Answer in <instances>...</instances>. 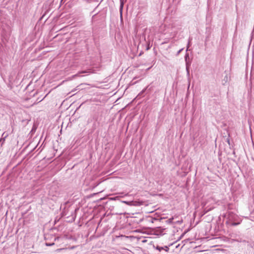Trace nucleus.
Instances as JSON below:
<instances>
[{"mask_svg": "<svg viewBox=\"0 0 254 254\" xmlns=\"http://www.w3.org/2000/svg\"><path fill=\"white\" fill-rule=\"evenodd\" d=\"M153 248H155L156 250H158L159 252H161L162 250H164L165 252H168L169 248L168 246H165L164 247H160L159 246H153Z\"/></svg>", "mask_w": 254, "mask_h": 254, "instance_id": "nucleus-1", "label": "nucleus"}, {"mask_svg": "<svg viewBox=\"0 0 254 254\" xmlns=\"http://www.w3.org/2000/svg\"><path fill=\"white\" fill-rule=\"evenodd\" d=\"M228 76L227 75H225L222 80V84L223 85L225 84L228 81Z\"/></svg>", "mask_w": 254, "mask_h": 254, "instance_id": "nucleus-2", "label": "nucleus"}, {"mask_svg": "<svg viewBox=\"0 0 254 254\" xmlns=\"http://www.w3.org/2000/svg\"><path fill=\"white\" fill-rule=\"evenodd\" d=\"M186 70H187V75H188V76H189L190 75V71H189V65H188V63H187V64H186Z\"/></svg>", "mask_w": 254, "mask_h": 254, "instance_id": "nucleus-3", "label": "nucleus"}, {"mask_svg": "<svg viewBox=\"0 0 254 254\" xmlns=\"http://www.w3.org/2000/svg\"><path fill=\"white\" fill-rule=\"evenodd\" d=\"M131 202L132 203H131L130 205L137 206V205H138L140 204L139 202H136V201H135V202L131 201Z\"/></svg>", "mask_w": 254, "mask_h": 254, "instance_id": "nucleus-4", "label": "nucleus"}, {"mask_svg": "<svg viewBox=\"0 0 254 254\" xmlns=\"http://www.w3.org/2000/svg\"><path fill=\"white\" fill-rule=\"evenodd\" d=\"M5 141V139L1 138L0 139V146H2Z\"/></svg>", "mask_w": 254, "mask_h": 254, "instance_id": "nucleus-5", "label": "nucleus"}, {"mask_svg": "<svg viewBox=\"0 0 254 254\" xmlns=\"http://www.w3.org/2000/svg\"><path fill=\"white\" fill-rule=\"evenodd\" d=\"M2 138H4L5 139V138L8 136V134L7 133H5V132H3L2 135Z\"/></svg>", "mask_w": 254, "mask_h": 254, "instance_id": "nucleus-6", "label": "nucleus"}, {"mask_svg": "<svg viewBox=\"0 0 254 254\" xmlns=\"http://www.w3.org/2000/svg\"><path fill=\"white\" fill-rule=\"evenodd\" d=\"M123 203H126V204H127V205H130V204H131V203H132V202H130V201H123Z\"/></svg>", "mask_w": 254, "mask_h": 254, "instance_id": "nucleus-7", "label": "nucleus"}, {"mask_svg": "<svg viewBox=\"0 0 254 254\" xmlns=\"http://www.w3.org/2000/svg\"><path fill=\"white\" fill-rule=\"evenodd\" d=\"M87 72H89L88 71H82L81 72H79L78 73V74H80V73H87Z\"/></svg>", "mask_w": 254, "mask_h": 254, "instance_id": "nucleus-8", "label": "nucleus"}, {"mask_svg": "<svg viewBox=\"0 0 254 254\" xmlns=\"http://www.w3.org/2000/svg\"><path fill=\"white\" fill-rule=\"evenodd\" d=\"M183 49H180L178 52H177V55L180 54V53L183 51Z\"/></svg>", "mask_w": 254, "mask_h": 254, "instance_id": "nucleus-9", "label": "nucleus"}, {"mask_svg": "<svg viewBox=\"0 0 254 254\" xmlns=\"http://www.w3.org/2000/svg\"><path fill=\"white\" fill-rule=\"evenodd\" d=\"M190 45V41H189L187 51H188V49H189V47Z\"/></svg>", "mask_w": 254, "mask_h": 254, "instance_id": "nucleus-10", "label": "nucleus"}, {"mask_svg": "<svg viewBox=\"0 0 254 254\" xmlns=\"http://www.w3.org/2000/svg\"><path fill=\"white\" fill-rule=\"evenodd\" d=\"M188 57H189V55H186L185 56V60H186V61H187V58H188Z\"/></svg>", "mask_w": 254, "mask_h": 254, "instance_id": "nucleus-11", "label": "nucleus"}]
</instances>
